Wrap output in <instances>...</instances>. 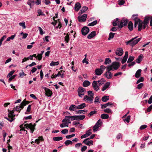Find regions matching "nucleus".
I'll use <instances>...</instances> for the list:
<instances>
[{
  "label": "nucleus",
  "instance_id": "nucleus-61",
  "mask_svg": "<svg viewBox=\"0 0 152 152\" xmlns=\"http://www.w3.org/2000/svg\"><path fill=\"white\" fill-rule=\"evenodd\" d=\"M130 116L128 115L127 116V118L124 120V121H126L127 123H129V122L130 119Z\"/></svg>",
  "mask_w": 152,
  "mask_h": 152
},
{
  "label": "nucleus",
  "instance_id": "nucleus-25",
  "mask_svg": "<svg viewBox=\"0 0 152 152\" xmlns=\"http://www.w3.org/2000/svg\"><path fill=\"white\" fill-rule=\"evenodd\" d=\"M86 107V104L85 103H83L81 104L78 105L77 106V109H81L84 108Z\"/></svg>",
  "mask_w": 152,
  "mask_h": 152
},
{
  "label": "nucleus",
  "instance_id": "nucleus-43",
  "mask_svg": "<svg viewBox=\"0 0 152 152\" xmlns=\"http://www.w3.org/2000/svg\"><path fill=\"white\" fill-rule=\"evenodd\" d=\"M97 111L94 110L91 112L88 115V117H90L91 116L93 115L94 114H96L97 113Z\"/></svg>",
  "mask_w": 152,
  "mask_h": 152
},
{
  "label": "nucleus",
  "instance_id": "nucleus-30",
  "mask_svg": "<svg viewBox=\"0 0 152 152\" xmlns=\"http://www.w3.org/2000/svg\"><path fill=\"white\" fill-rule=\"evenodd\" d=\"M107 68L106 70L107 71L105 73V75H106V74L108 72H110V71L111 70H114L113 69V68L111 65L107 66Z\"/></svg>",
  "mask_w": 152,
  "mask_h": 152
},
{
  "label": "nucleus",
  "instance_id": "nucleus-21",
  "mask_svg": "<svg viewBox=\"0 0 152 152\" xmlns=\"http://www.w3.org/2000/svg\"><path fill=\"white\" fill-rule=\"evenodd\" d=\"M88 7L86 6H83L82 7V9L80 10V12L79 13V15H81V14H83L87 10H88Z\"/></svg>",
  "mask_w": 152,
  "mask_h": 152
},
{
  "label": "nucleus",
  "instance_id": "nucleus-1",
  "mask_svg": "<svg viewBox=\"0 0 152 152\" xmlns=\"http://www.w3.org/2000/svg\"><path fill=\"white\" fill-rule=\"evenodd\" d=\"M7 110L9 112L8 114V118L6 117L5 118L8 121L12 122L15 119V115L14 114L13 111L10 110L9 109H8Z\"/></svg>",
  "mask_w": 152,
  "mask_h": 152
},
{
  "label": "nucleus",
  "instance_id": "nucleus-6",
  "mask_svg": "<svg viewBox=\"0 0 152 152\" xmlns=\"http://www.w3.org/2000/svg\"><path fill=\"white\" fill-rule=\"evenodd\" d=\"M87 16V14H84L81 17L80 16H78L77 19L79 22L80 23L84 22L86 20Z\"/></svg>",
  "mask_w": 152,
  "mask_h": 152
},
{
  "label": "nucleus",
  "instance_id": "nucleus-52",
  "mask_svg": "<svg viewBox=\"0 0 152 152\" xmlns=\"http://www.w3.org/2000/svg\"><path fill=\"white\" fill-rule=\"evenodd\" d=\"M137 37H135L134 38H132V39H131L130 40H129L126 42V45H127L128 44H129L130 45V43L132 42V41H133L134 39H136Z\"/></svg>",
  "mask_w": 152,
  "mask_h": 152
},
{
  "label": "nucleus",
  "instance_id": "nucleus-23",
  "mask_svg": "<svg viewBox=\"0 0 152 152\" xmlns=\"http://www.w3.org/2000/svg\"><path fill=\"white\" fill-rule=\"evenodd\" d=\"M141 71L142 70L141 69H139L137 71L135 75V76L136 78H138L140 77Z\"/></svg>",
  "mask_w": 152,
  "mask_h": 152
},
{
  "label": "nucleus",
  "instance_id": "nucleus-31",
  "mask_svg": "<svg viewBox=\"0 0 152 152\" xmlns=\"http://www.w3.org/2000/svg\"><path fill=\"white\" fill-rule=\"evenodd\" d=\"M77 106L75 105L72 104L69 108L70 111H75L77 109Z\"/></svg>",
  "mask_w": 152,
  "mask_h": 152
},
{
  "label": "nucleus",
  "instance_id": "nucleus-12",
  "mask_svg": "<svg viewBox=\"0 0 152 152\" xmlns=\"http://www.w3.org/2000/svg\"><path fill=\"white\" fill-rule=\"evenodd\" d=\"M137 21L138 22V30L139 31H140L142 28L143 23L142 22V21L140 19H138Z\"/></svg>",
  "mask_w": 152,
  "mask_h": 152
},
{
  "label": "nucleus",
  "instance_id": "nucleus-15",
  "mask_svg": "<svg viewBox=\"0 0 152 152\" xmlns=\"http://www.w3.org/2000/svg\"><path fill=\"white\" fill-rule=\"evenodd\" d=\"M103 72V70H101V69H96L95 70V74L97 75H101Z\"/></svg>",
  "mask_w": 152,
  "mask_h": 152
},
{
  "label": "nucleus",
  "instance_id": "nucleus-28",
  "mask_svg": "<svg viewBox=\"0 0 152 152\" xmlns=\"http://www.w3.org/2000/svg\"><path fill=\"white\" fill-rule=\"evenodd\" d=\"M91 134H92V133L91 132H88V131H87L86 133L85 134L81 136L80 137L81 139L86 138V137L89 136Z\"/></svg>",
  "mask_w": 152,
  "mask_h": 152
},
{
  "label": "nucleus",
  "instance_id": "nucleus-7",
  "mask_svg": "<svg viewBox=\"0 0 152 152\" xmlns=\"http://www.w3.org/2000/svg\"><path fill=\"white\" fill-rule=\"evenodd\" d=\"M89 31V28L86 26H84L81 29L82 34L84 35H86L87 34Z\"/></svg>",
  "mask_w": 152,
  "mask_h": 152
},
{
  "label": "nucleus",
  "instance_id": "nucleus-56",
  "mask_svg": "<svg viewBox=\"0 0 152 152\" xmlns=\"http://www.w3.org/2000/svg\"><path fill=\"white\" fill-rule=\"evenodd\" d=\"M127 58H127L126 57L124 56L123 57V59L122 60L121 63L122 64H124V63H125L126 62V60H127Z\"/></svg>",
  "mask_w": 152,
  "mask_h": 152
},
{
  "label": "nucleus",
  "instance_id": "nucleus-34",
  "mask_svg": "<svg viewBox=\"0 0 152 152\" xmlns=\"http://www.w3.org/2000/svg\"><path fill=\"white\" fill-rule=\"evenodd\" d=\"M109 116L107 114H103L101 115V118L102 119H107L109 118Z\"/></svg>",
  "mask_w": 152,
  "mask_h": 152
},
{
  "label": "nucleus",
  "instance_id": "nucleus-40",
  "mask_svg": "<svg viewBox=\"0 0 152 152\" xmlns=\"http://www.w3.org/2000/svg\"><path fill=\"white\" fill-rule=\"evenodd\" d=\"M64 41L66 42V43H68L69 41V34H68V33L66 34V36L65 37Z\"/></svg>",
  "mask_w": 152,
  "mask_h": 152
},
{
  "label": "nucleus",
  "instance_id": "nucleus-37",
  "mask_svg": "<svg viewBox=\"0 0 152 152\" xmlns=\"http://www.w3.org/2000/svg\"><path fill=\"white\" fill-rule=\"evenodd\" d=\"M111 62V60L109 58H106L104 64L105 65H107L110 64Z\"/></svg>",
  "mask_w": 152,
  "mask_h": 152
},
{
  "label": "nucleus",
  "instance_id": "nucleus-16",
  "mask_svg": "<svg viewBox=\"0 0 152 152\" xmlns=\"http://www.w3.org/2000/svg\"><path fill=\"white\" fill-rule=\"evenodd\" d=\"M96 35V31H93L88 35L87 38L88 39H91L92 38L94 37Z\"/></svg>",
  "mask_w": 152,
  "mask_h": 152
},
{
  "label": "nucleus",
  "instance_id": "nucleus-45",
  "mask_svg": "<svg viewBox=\"0 0 152 152\" xmlns=\"http://www.w3.org/2000/svg\"><path fill=\"white\" fill-rule=\"evenodd\" d=\"M138 15L137 14L133 15H132V19L134 20V22H135V21H137L138 19H140L137 17Z\"/></svg>",
  "mask_w": 152,
  "mask_h": 152
},
{
  "label": "nucleus",
  "instance_id": "nucleus-14",
  "mask_svg": "<svg viewBox=\"0 0 152 152\" xmlns=\"http://www.w3.org/2000/svg\"><path fill=\"white\" fill-rule=\"evenodd\" d=\"M151 18L150 17L146 16L142 22L143 24L148 25L149 23V20Z\"/></svg>",
  "mask_w": 152,
  "mask_h": 152
},
{
  "label": "nucleus",
  "instance_id": "nucleus-18",
  "mask_svg": "<svg viewBox=\"0 0 152 152\" xmlns=\"http://www.w3.org/2000/svg\"><path fill=\"white\" fill-rule=\"evenodd\" d=\"M128 28L130 31H132L133 30V25L132 22L130 21L129 22L127 26Z\"/></svg>",
  "mask_w": 152,
  "mask_h": 152
},
{
  "label": "nucleus",
  "instance_id": "nucleus-48",
  "mask_svg": "<svg viewBox=\"0 0 152 152\" xmlns=\"http://www.w3.org/2000/svg\"><path fill=\"white\" fill-rule=\"evenodd\" d=\"M15 36V34L11 36L10 37H8L7 38L6 40L7 41H9L11 39H13Z\"/></svg>",
  "mask_w": 152,
  "mask_h": 152
},
{
  "label": "nucleus",
  "instance_id": "nucleus-35",
  "mask_svg": "<svg viewBox=\"0 0 152 152\" xmlns=\"http://www.w3.org/2000/svg\"><path fill=\"white\" fill-rule=\"evenodd\" d=\"M105 81V79L103 78H102L100 80H99L97 82H98L99 83V86H100L101 85L103 84L104 82Z\"/></svg>",
  "mask_w": 152,
  "mask_h": 152
},
{
  "label": "nucleus",
  "instance_id": "nucleus-51",
  "mask_svg": "<svg viewBox=\"0 0 152 152\" xmlns=\"http://www.w3.org/2000/svg\"><path fill=\"white\" fill-rule=\"evenodd\" d=\"M61 75V73L59 71L57 75H54V74L52 75L51 76V78L52 79L56 77H57L58 76H59Z\"/></svg>",
  "mask_w": 152,
  "mask_h": 152
},
{
  "label": "nucleus",
  "instance_id": "nucleus-22",
  "mask_svg": "<svg viewBox=\"0 0 152 152\" xmlns=\"http://www.w3.org/2000/svg\"><path fill=\"white\" fill-rule=\"evenodd\" d=\"M119 19L118 18H117L116 19H115L113 22V26H116L118 25H119L120 23L119 21Z\"/></svg>",
  "mask_w": 152,
  "mask_h": 152
},
{
  "label": "nucleus",
  "instance_id": "nucleus-54",
  "mask_svg": "<svg viewBox=\"0 0 152 152\" xmlns=\"http://www.w3.org/2000/svg\"><path fill=\"white\" fill-rule=\"evenodd\" d=\"M6 35L3 36L0 39V47L1 46L2 43L4 39L6 38Z\"/></svg>",
  "mask_w": 152,
  "mask_h": 152
},
{
  "label": "nucleus",
  "instance_id": "nucleus-41",
  "mask_svg": "<svg viewBox=\"0 0 152 152\" xmlns=\"http://www.w3.org/2000/svg\"><path fill=\"white\" fill-rule=\"evenodd\" d=\"M115 34V33L110 32L109 34V37L108 39L110 40L113 38L114 37Z\"/></svg>",
  "mask_w": 152,
  "mask_h": 152
},
{
  "label": "nucleus",
  "instance_id": "nucleus-24",
  "mask_svg": "<svg viewBox=\"0 0 152 152\" xmlns=\"http://www.w3.org/2000/svg\"><path fill=\"white\" fill-rule=\"evenodd\" d=\"M104 75L108 79L112 78L113 76V74L111 72H108L105 75V73L104 74Z\"/></svg>",
  "mask_w": 152,
  "mask_h": 152
},
{
  "label": "nucleus",
  "instance_id": "nucleus-58",
  "mask_svg": "<svg viewBox=\"0 0 152 152\" xmlns=\"http://www.w3.org/2000/svg\"><path fill=\"white\" fill-rule=\"evenodd\" d=\"M16 76V75H14L10 77L8 80V82H10L13 79H14Z\"/></svg>",
  "mask_w": 152,
  "mask_h": 152
},
{
  "label": "nucleus",
  "instance_id": "nucleus-4",
  "mask_svg": "<svg viewBox=\"0 0 152 152\" xmlns=\"http://www.w3.org/2000/svg\"><path fill=\"white\" fill-rule=\"evenodd\" d=\"M128 20L126 19L125 18H122L120 22L119 25L118 26L119 28H121L124 26H127L128 23Z\"/></svg>",
  "mask_w": 152,
  "mask_h": 152
},
{
  "label": "nucleus",
  "instance_id": "nucleus-49",
  "mask_svg": "<svg viewBox=\"0 0 152 152\" xmlns=\"http://www.w3.org/2000/svg\"><path fill=\"white\" fill-rule=\"evenodd\" d=\"M78 121L83 120L84 119L85 117L84 115H78Z\"/></svg>",
  "mask_w": 152,
  "mask_h": 152
},
{
  "label": "nucleus",
  "instance_id": "nucleus-46",
  "mask_svg": "<svg viewBox=\"0 0 152 152\" xmlns=\"http://www.w3.org/2000/svg\"><path fill=\"white\" fill-rule=\"evenodd\" d=\"M60 126L61 128H63L65 126L68 127V124L66 122H64L60 125Z\"/></svg>",
  "mask_w": 152,
  "mask_h": 152
},
{
  "label": "nucleus",
  "instance_id": "nucleus-17",
  "mask_svg": "<svg viewBox=\"0 0 152 152\" xmlns=\"http://www.w3.org/2000/svg\"><path fill=\"white\" fill-rule=\"evenodd\" d=\"M141 38H139L136 40H134L132 41V42L130 43V45L132 46H133L137 44L140 40Z\"/></svg>",
  "mask_w": 152,
  "mask_h": 152
},
{
  "label": "nucleus",
  "instance_id": "nucleus-20",
  "mask_svg": "<svg viewBox=\"0 0 152 152\" xmlns=\"http://www.w3.org/2000/svg\"><path fill=\"white\" fill-rule=\"evenodd\" d=\"M110 85V83L109 82H107L104 85L102 89V91H104L106 89L109 88Z\"/></svg>",
  "mask_w": 152,
  "mask_h": 152
},
{
  "label": "nucleus",
  "instance_id": "nucleus-32",
  "mask_svg": "<svg viewBox=\"0 0 152 152\" xmlns=\"http://www.w3.org/2000/svg\"><path fill=\"white\" fill-rule=\"evenodd\" d=\"M34 3V0H29L27 1V4L30 6V7L31 8V6H33Z\"/></svg>",
  "mask_w": 152,
  "mask_h": 152
},
{
  "label": "nucleus",
  "instance_id": "nucleus-26",
  "mask_svg": "<svg viewBox=\"0 0 152 152\" xmlns=\"http://www.w3.org/2000/svg\"><path fill=\"white\" fill-rule=\"evenodd\" d=\"M83 100L85 101H89L91 103H92L93 102V99L91 98H89L88 96L87 95H85L84 96Z\"/></svg>",
  "mask_w": 152,
  "mask_h": 152
},
{
  "label": "nucleus",
  "instance_id": "nucleus-29",
  "mask_svg": "<svg viewBox=\"0 0 152 152\" xmlns=\"http://www.w3.org/2000/svg\"><path fill=\"white\" fill-rule=\"evenodd\" d=\"M112 105H113V104L111 102H109L104 104H101V105L102 106L101 108L102 109H103V108H105L107 106Z\"/></svg>",
  "mask_w": 152,
  "mask_h": 152
},
{
  "label": "nucleus",
  "instance_id": "nucleus-44",
  "mask_svg": "<svg viewBox=\"0 0 152 152\" xmlns=\"http://www.w3.org/2000/svg\"><path fill=\"white\" fill-rule=\"evenodd\" d=\"M97 23V21L96 20H95L93 22L89 23L88 26H93L96 25Z\"/></svg>",
  "mask_w": 152,
  "mask_h": 152
},
{
  "label": "nucleus",
  "instance_id": "nucleus-13",
  "mask_svg": "<svg viewBox=\"0 0 152 152\" xmlns=\"http://www.w3.org/2000/svg\"><path fill=\"white\" fill-rule=\"evenodd\" d=\"M81 7V5L79 2H77L75 6V11L78 12Z\"/></svg>",
  "mask_w": 152,
  "mask_h": 152
},
{
  "label": "nucleus",
  "instance_id": "nucleus-19",
  "mask_svg": "<svg viewBox=\"0 0 152 152\" xmlns=\"http://www.w3.org/2000/svg\"><path fill=\"white\" fill-rule=\"evenodd\" d=\"M143 56L142 54H141L138 57V58L136 60V62L137 63H140L142 60Z\"/></svg>",
  "mask_w": 152,
  "mask_h": 152
},
{
  "label": "nucleus",
  "instance_id": "nucleus-33",
  "mask_svg": "<svg viewBox=\"0 0 152 152\" xmlns=\"http://www.w3.org/2000/svg\"><path fill=\"white\" fill-rule=\"evenodd\" d=\"M109 99V96H104L102 98V100L103 102H106Z\"/></svg>",
  "mask_w": 152,
  "mask_h": 152
},
{
  "label": "nucleus",
  "instance_id": "nucleus-2",
  "mask_svg": "<svg viewBox=\"0 0 152 152\" xmlns=\"http://www.w3.org/2000/svg\"><path fill=\"white\" fill-rule=\"evenodd\" d=\"M36 124H33L32 123L26 124L24 125V126L25 127L26 129H30L31 132V133H33L35 129V126H36Z\"/></svg>",
  "mask_w": 152,
  "mask_h": 152
},
{
  "label": "nucleus",
  "instance_id": "nucleus-59",
  "mask_svg": "<svg viewBox=\"0 0 152 152\" xmlns=\"http://www.w3.org/2000/svg\"><path fill=\"white\" fill-rule=\"evenodd\" d=\"M125 3V1L123 0H119L118 4L119 5H123Z\"/></svg>",
  "mask_w": 152,
  "mask_h": 152
},
{
  "label": "nucleus",
  "instance_id": "nucleus-36",
  "mask_svg": "<svg viewBox=\"0 0 152 152\" xmlns=\"http://www.w3.org/2000/svg\"><path fill=\"white\" fill-rule=\"evenodd\" d=\"M88 111V110H77L75 111L76 113L77 114H82L83 113V114H84L85 113H84V112H87Z\"/></svg>",
  "mask_w": 152,
  "mask_h": 152
},
{
  "label": "nucleus",
  "instance_id": "nucleus-10",
  "mask_svg": "<svg viewBox=\"0 0 152 152\" xmlns=\"http://www.w3.org/2000/svg\"><path fill=\"white\" fill-rule=\"evenodd\" d=\"M115 53L117 55L119 56H121L124 53L122 48H118Z\"/></svg>",
  "mask_w": 152,
  "mask_h": 152
},
{
  "label": "nucleus",
  "instance_id": "nucleus-50",
  "mask_svg": "<svg viewBox=\"0 0 152 152\" xmlns=\"http://www.w3.org/2000/svg\"><path fill=\"white\" fill-rule=\"evenodd\" d=\"M134 57L130 56L127 61V63H129L131 62L132 61H133L134 60Z\"/></svg>",
  "mask_w": 152,
  "mask_h": 152
},
{
  "label": "nucleus",
  "instance_id": "nucleus-57",
  "mask_svg": "<svg viewBox=\"0 0 152 152\" xmlns=\"http://www.w3.org/2000/svg\"><path fill=\"white\" fill-rule=\"evenodd\" d=\"M104 112L107 113H111L112 112L111 110L109 108L104 109Z\"/></svg>",
  "mask_w": 152,
  "mask_h": 152
},
{
  "label": "nucleus",
  "instance_id": "nucleus-47",
  "mask_svg": "<svg viewBox=\"0 0 152 152\" xmlns=\"http://www.w3.org/2000/svg\"><path fill=\"white\" fill-rule=\"evenodd\" d=\"M59 64V62L58 61L54 62L52 61L50 64V66H54L56 65H58Z\"/></svg>",
  "mask_w": 152,
  "mask_h": 152
},
{
  "label": "nucleus",
  "instance_id": "nucleus-60",
  "mask_svg": "<svg viewBox=\"0 0 152 152\" xmlns=\"http://www.w3.org/2000/svg\"><path fill=\"white\" fill-rule=\"evenodd\" d=\"M143 86V83H140L137 86V88L139 89H140Z\"/></svg>",
  "mask_w": 152,
  "mask_h": 152
},
{
  "label": "nucleus",
  "instance_id": "nucleus-55",
  "mask_svg": "<svg viewBox=\"0 0 152 152\" xmlns=\"http://www.w3.org/2000/svg\"><path fill=\"white\" fill-rule=\"evenodd\" d=\"M75 136V134H73L71 135H68L66 136V137L67 139H70L72 137H73Z\"/></svg>",
  "mask_w": 152,
  "mask_h": 152
},
{
  "label": "nucleus",
  "instance_id": "nucleus-3",
  "mask_svg": "<svg viewBox=\"0 0 152 152\" xmlns=\"http://www.w3.org/2000/svg\"><path fill=\"white\" fill-rule=\"evenodd\" d=\"M86 91V89L82 87H80L77 89L78 95L81 97L84 95V92Z\"/></svg>",
  "mask_w": 152,
  "mask_h": 152
},
{
  "label": "nucleus",
  "instance_id": "nucleus-5",
  "mask_svg": "<svg viewBox=\"0 0 152 152\" xmlns=\"http://www.w3.org/2000/svg\"><path fill=\"white\" fill-rule=\"evenodd\" d=\"M42 88L45 90V92L46 96H51L53 93L52 91L49 89L43 86H42Z\"/></svg>",
  "mask_w": 152,
  "mask_h": 152
},
{
  "label": "nucleus",
  "instance_id": "nucleus-8",
  "mask_svg": "<svg viewBox=\"0 0 152 152\" xmlns=\"http://www.w3.org/2000/svg\"><path fill=\"white\" fill-rule=\"evenodd\" d=\"M111 65L113 69L115 70H117L119 67L120 64L118 62L115 61L113 62Z\"/></svg>",
  "mask_w": 152,
  "mask_h": 152
},
{
  "label": "nucleus",
  "instance_id": "nucleus-38",
  "mask_svg": "<svg viewBox=\"0 0 152 152\" xmlns=\"http://www.w3.org/2000/svg\"><path fill=\"white\" fill-rule=\"evenodd\" d=\"M63 139V137H53V140L54 141H59Z\"/></svg>",
  "mask_w": 152,
  "mask_h": 152
},
{
  "label": "nucleus",
  "instance_id": "nucleus-53",
  "mask_svg": "<svg viewBox=\"0 0 152 152\" xmlns=\"http://www.w3.org/2000/svg\"><path fill=\"white\" fill-rule=\"evenodd\" d=\"M15 71L14 70H12L10 72L9 74L7 75V78L10 77L12 76V75L14 73Z\"/></svg>",
  "mask_w": 152,
  "mask_h": 152
},
{
  "label": "nucleus",
  "instance_id": "nucleus-27",
  "mask_svg": "<svg viewBox=\"0 0 152 152\" xmlns=\"http://www.w3.org/2000/svg\"><path fill=\"white\" fill-rule=\"evenodd\" d=\"M91 84V83L88 80H85L83 83V86L84 87H87L89 86Z\"/></svg>",
  "mask_w": 152,
  "mask_h": 152
},
{
  "label": "nucleus",
  "instance_id": "nucleus-42",
  "mask_svg": "<svg viewBox=\"0 0 152 152\" xmlns=\"http://www.w3.org/2000/svg\"><path fill=\"white\" fill-rule=\"evenodd\" d=\"M62 122H65L66 123H70L71 122L70 121V119L69 118H65L62 121Z\"/></svg>",
  "mask_w": 152,
  "mask_h": 152
},
{
  "label": "nucleus",
  "instance_id": "nucleus-9",
  "mask_svg": "<svg viewBox=\"0 0 152 152\" xmlns=\"http://www.w3.org/2000/svg\"><path fill=\"white\" fill-rule=\"evenodd\" d=\"M30 102L28 101H26V99H24L23 101L20 104V106L19 107L21 109H23L24 107L27 104H28L30 103Z\"/></svg>",
  "mask_w": 152,
  "mask_h": 152
},
{
  "label": "nucleus",
  "instance_id": "nucleus-62",
  "mask_svg": "<svg viewBox=\"0 0 152 152\" xmlns=\"http://www.w3.org/2000/svg\"><path fill=\"white\" fill-rule=\"evenodd\" d=\"M38 13L39 14V15L44 16L45 15V14L43 12L42 10H38Z\"/></svg>",
  "mask_w": 152,
  "mask_h": 152
},
{
  "label": "nucleus",
  "instance_id": "nucleus-39",
  "mask_svg": "<svg viewBox=\"0 0 152 152\" xmlns=\"http://www.w3.org/2000/svg\"><path fill=\"white\" fill-rule=\"evenodd\" d=\"M100 127V126L98 125L97 124H95V125L93 126V130L94 132H95Z\"/></svg>",
  "mask_w": 152,
  "mask_h": 152
},
{
  "label": "nucleus",
  "instance_id": "nucleus-64",
  "mask_svg": "<svg viewBox=\"0 0 152 152\" xmlns=\"http://www.w3.org/2000/svg\"><path fill=\"white\" fill-rule=\"evenodd\" d=\"M68 132V129H64L61 131V132L63 134H67Z\"/></svg>",
  "mask_w": 152,
  "mask_h": 152
},
{
  "label": "nucleus",
  "instance_id": "nucleus-11",
  "mask_svg": "<svg viewBox=\"0 0 152 152\" xmlns=\"http://www.w3.org/2000/svg\"><path fill=\"white\" fill-rule=\"evenodd\" d=\"M97 81H94L92 84V86L94 89L96 91L99 89V86L97 85Z\"/></svg>",
  "mask_w": 152,
  "mask_h": 152
},
{
  "label": "nucleus",
  "instance_id": "nucleus-63",
  "mask_svg": "<svg viewBox=\"0 0 152 152\" xmlns=\"http://www.w3.org/2000/svg\"><path fill=\"white\" fill-rule=\"evenodd\" d=\"M38 28L40 32V34L42 35H43L45 33V32H43V30L41 28L39 27Z\"/></svg>",
  "mask_w": 152,
  "mask_h": 152
}]
</instances>
